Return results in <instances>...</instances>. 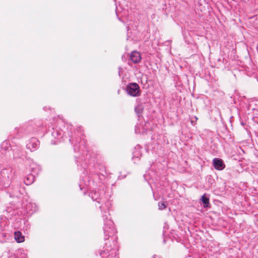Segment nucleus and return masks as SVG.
I'll use <instances>...</instances> for the list:
<instances>
[{
	"instance_id": "obj_15",
	"label": "nucleus",
	"mask_w": 258,
	"mask_h": 258,
	"mask_svg": "<svg viewBox=\"0 0 258 258\" xmlns=\"http://www.w3.org/2000/svg\"><path fill=\"white\" fill-rule=\"evenodd\" d=\"M158 209L160 210H163L165 209L167 206L164 202H159L158 204Z\"/></svg>"
},
{
	"instance_id": "obj_16",
	"label": "nucleus",
	"mask_w": 258,
	"mask_h": 258,
	"mask_svg": "<svg viewBox=\"0 0 258 258\" xmlns=\"http://www.w3.org/2000/svg\"><path fill=\"white\" fill-rule=\"evenodd\" d=\"M133 158H138L141 156V151L140 150H136L133 152Z\"/></svg>"
},
{
	"instance_id": "obj_17",
	"label": "nucleus",
	"mask_w": 258,
	"mask_h": 258,
	"mask_svg": "<svg viewBox=\"0 0 258 258\" xmlns=\"http://www.w3.org/2000/svg\"><path fill=\"white\" fill-rule=\"evenodd\" d=\"M143 108L141 107V106H137L135 108V112L138 114V116H140L143 111Z\"/></svg>"
},
{
	"instance_id": "obj_6",
	"label": "nucleus",
	"mask_w": 258,
	"mask_h": 258,
	"mask_svg": "<svg viewBox=\"0 0 258 258\" xmlns=\"http://www.w3.org/2000/svg\"><path fill=\"white\" fill-rule=\"evenodd\" d=\"M63 135V131L58 128L57 127L53 128L52 132H51V136L56 140H51L52 144H56L58 142H60V139L62 138Z\"/></svg>"
},
{
	"instance_id": "obj_11",
	"label": "nucleus",
	"mask_w": 258,
	"mask_h": 258,
	"mask_svg": "<svg viewBox=\"0 0 258 258\" xmlns=\"http://www.w3.org/2000/svg\"><path fill=\"white\" fill-rule=\"evenodd\" d=\"M35 179V176L33 174H29L24 178V182L26 185H30L33 183Z\"/></svg>"
},
{
	"instance_id": "obj_23",
	"label": "nucleus",
	"mask_w": 258,
	"mask_h": 258,
	"mask_svg": "<svg viewBox=\"0 0 258 258\" xmlns=\"http://www.w3.org/2000/svg\"><path fill=\"white\" fill-rule=\"evenodd\" d=\"M85 162L87 164V162H86V159L85 160Z\"/></svg>"
},
{
	"instance_id": "obj_18",
	"label": "nucleus",
	"mask_w": 258,
	"mask_h": 258,
	"mask_svg": "<svg viewBox=\"0 0 258 258\" xmlns=\"http://www.w3.org/2000/svg\"><path fill=\"white\" fill-rule=\"evenodd\" d=\"M198 120V117L196 116H194L192 117H191L190 118V122H191V123L193 125H195V123Z\"/></svg>"
},
{
	"instance_id": "obj_14",
	"label": "nucleus",
	"mask_w": 258,
	"mask_h": 258,
	"mask_svg": "<svg viewBox=\"0 0 258 258\" xmlns=\"http://www.w3.org/2000/svg\"><path fill=\"white\" fill-rule=\"evenodd\" d=\"M201 201L204 204V207L206 208L208 207L209 204V199L208 197L205 196V194L201 198Z\"/></svg>"
},
{
	"instance_id": "obj_22",
	"label": "nucleus",
	"mask_w": 258,
	"mask_h": 258,
	"mask_svg": "<svg viewBox=\"0 0 258 258\" xmlns=\"http://www.w3.org/2000/svg\"><path fill=\"white\" fill-rule=\"evenodd\" d=\"M88 155H86V159H87L88 158Z\"/></svg>"
},
{
	"instance_id": "obj_7",
	"label": "nucleus",
	"mask_w": 258,
	"mask_h": 258,
	"mask_svg": "<svg viewBox=\"0 0 258 258\" xmlns=\"http://www.w3.org/2000/svg\"><path fill=\"white\" fill-rule=\"evenodd\" d=\"M39 141L35 138H32L26 145V147L31 151H34L39 147Z\"/></svg>"
},
{
	"instance_id": "obj_21",
	"label": "nucleus",
	"mask_w": 258,
	"mask_h": 258,
	"mask_svg": "<svg viewBox=\"0 0 258 258\" xmlns=\"http://www.w3.org/2000/svg\"><path fill=\"white\" fill-rule=\"evenodd\" d=\"M81 166H82L84 169H85V168H86V166H85L83 165V164H81Z\"/></svg>"
},
{
	"instance_id": "obj_1",
	"label": "nucleus",
	"mask_w": 258,
	"mask_h": 258,
	"mask_svg": "<svg viewBox=\"0 0 258 258\" xmlns=\"http://www.w3.org/2000/svg\"><path fill=\"white\" fill-rule=\"evenodd\" d=\"M103 214L104 221L103 231L104 235V246L99 251V254L102 258H119L117 254L118 249L116 236V230L113 221L109 218L110 214L107 211Z\"/></svg>"
},
{
	"instance_id": "obj_24",
	"label": "nucleus",
	"mask_w": 258,
	"mask_h": 258,
	"mask_svg": "<svg viewBox=\"0 0 258 258\" xmlns=\"http://www.w3.org/2000/svg\"><path fill=\"white\" fill-rule=\"evenodd\" d=\"M85 162L87 164V162H86V159L85 160Z\"/></svg>"
},
{
	"instance_id": "obj_12",
	"label": "nucleus",
	"mask_w": 258,
	"mask_h": 258,
	"mask_svg": "<svg viewBox=\"0 0 258 258\" xmlns=\"http://www.w3.org/2000/svg\"><path fill=\"white\" fill-rule=\"evenodd\" d=\"M15 239L16 241L18 242H22L24 241V236L22 235V233L20 231H16L14 233Z\"/></svg>"
},
{
	"instance_id": "obj_3",
	"label": "nucleus",
	"mask_w": 258,
	"mask_h": 258,
	"mask_svg": "<svg viewBox=\"0 0 258 258\" xmlns=\"http://www.w3.org/2000/svg\"><path fill=\"white\" fill-rule=\"evenodd\" d=\"M15 172L11 167L3 169L0 172V189L9 186L14 176Z\"/></svg>"
},
{
	"instance_id": "obj_20",
	"label": "nucleus",
	"mask_w": 258,
	"mask_h": 258,
	"mask_svg": "<svg viewBox=\"0 0 258 258\" xmlns=\"http://www.w3.org/2000/svg\"><path fill=\"white\" fill-rule=\"evenodd\" d=\"M122 71V68L121 67L118 68V75L120 76V74L121 71Z\"/></svg>"
},
{
	"instance_id": "obj_19",
	"label": "nucleus",
	"mask_w": 258,
	"mask_h": 258,
	"mask_svg": "<svg viewBox=\"0 0 258 258\" xmlns=\"http://www.w3.org/2000/svg\"><path fill=\"white\" fill-rule=\"evenodd\" d=\"M199 258H209V254L207 252H202Z\"/></svg>"
},
{
	"instance_id": "obj_2",
	"label": "nucleus",
	"mask_w": 258,
	"mask_h": 258,
	"mask_svg": "<svg viewBox=\"0 0 258 258\" xmlns=\"http://www.w3.org/2000/svg\"><path fill=\"white\" fill-rule=\"evenodd\" d=\"M89 196L93 201H96L98 204H101L99 208L101 210L102 214L107 213V211L109 212L112 206L111 203L109 200L101 198L100 193L95 190L91 191Z\"/></svg>"
},
{
	"instance_id": "obj_10",
	"label": "nucleus",
	"mask_w": 258,
	"mask_h": 258,
	"mask_svg": "<svg viewBox=\"0 0 258 258\" xmlns=\"http://www.w3.org/2000/svg\"><path fill=\"white\" fill-rule=\"evenodd\" d=\"M35 129L33 127V125L32 124H29L25 126H23L21 128V131H23L24 134H30L31 133H33L35 132Z\"/></svg>"
},
{
	"instance_id": "obj_4",
	"label": "nucleus",
	"mask_w": 258,
	"mask_h": 258,
	"mask_svg": "<svg viewBox=\"0 0 258 258\" xmlns=\"http://www.w3.org/2000/svg\"><path fill=\"white\" fill-rule=\"evenodd\" d=\"M69 141L72 144L74 145V150L75 152H78L82 150L84 152V149L86 148V142L84 139L83 141L81 140V138H77L75 137L71 133V135L69 134ZM86 150H85V151Z\"/></svg>"
},
{
	"instance_id": "obj_9",
	"label": "nucleus",
	"mask_w": 258,
	"mask_h": 258,
	"mask_svg": "<svg viewBox=\"0 0 258 258\" xmlns=\"http://www.w3.org/2000/svg\"><path fill=\"white\" fill-rule=\"evenodd\" d=\"M130 60L134 63H137L141 61V56L140 53L136 51H133L130 55Z\"/></svg>"
},
{
	"instance_id": "obj_5",
	"label": "nucleus",
	"mask_w": 258,
	"mask_h": 258,
	"mask_svg": "<svg viewBox=\"0 0 258 258\" xmlns=\"http://www.w3.org/2000/svg\"><path fill=\"white\" fill-rule=\"evenodd\" d=\"M127 94L132 97H138L141 94L139 85L136 83H130L126 86Z\"/></svg>"
},
{
	"instance_id": "obj_8",
	"label": "nucleus",
	"mask_w": 258,
	"mask_h": 258,
	"mask_svg": "<svg viewBox=\"0 0 258 258\" xmlns=\"http://www.w3.org/2000/svg\"><path fill=\"white\" fill-rule=\"evenodd\" d=\"M212 163L213 167L217 170L221 171L226 167L223 160L221 158H214L212 161Z\"/></svg>"
},
{
	"instance_id": "obj_13",
	"label": "nucleus",
	"mask_w": 258,
	"mask_h": 258,
	"mask_svg": "<svg viewBox=\"0 0 258 258\" xmlns=\"http://www.w3.org/2000/svg\"><path fill=\"white\" fill-rule=\"evenodd\" d=\"M20 186L19 184H17L16 187H15L14 188V190L12 192V193L10 194V197H18L20 195Z\"/></svg>"
}]
</instances>
